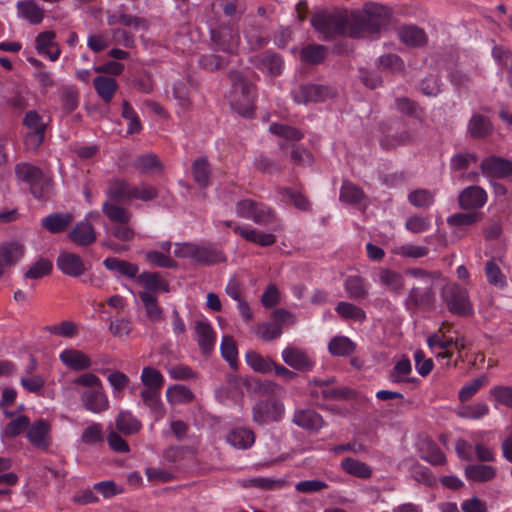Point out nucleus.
Instances as JSON below:
<instances>
[{
    "mask_svg": "<svg viewBox=\"0 0 512 512\" xmlns=\"http://www.w3.org/2000/svg\"><path fill=\"white\" fill-rule=\"evenodd\" d=\"M390 20V8L378 3H366L361 11L352 12L349 36L359 38L364 33L377 34L390 23Z\"/></svg>",
    "mask_w": 512,
    "mask_h": 512,
    "instance_id": "f257e3e1",
    "label": "nucleus"
},
{
    "mask_svg": "<svg viewBox=\"0 0 512 512\" xmlns=\"http://www.w3.org/2000/svg\"><path fill=\"white\" fill-rule=\"evenodd\" d=\"M228 78L231 81L229 101L232 109L243 117H252L255 113L256 86L240 70L229 71Z\"/></svg>",
    "mask_w": 512,
    "mask_h": 512,
    "instance_id": "f03ea898",
    "label": "nucleus"
},
{
    "mask_svg": "<svg viewBox=\"0 0 512 512\" xmlns=\"http://www.w3.org/2000/svg\"><path fill=\"white\" fill-rule=\"evenodd\" d=\"M350 23L351 16L349 17L347 12L342 10L320 11L311 18L312 26L323 34L326 40L349 35Z\"/></svg>",
    "mask_w": 512,
    "mask_h": 512,
    "instance_id": "7ed1b4c3",
    "label": "nucleus"
},
{
    "mask_svg": "<svg viewBox=\"0 0 512 512\" xmlns=\"http://www.w3.org/2000/svg\"><path fill=\"white\" fill-rule=\"evenodd\" d=\"M236 213L241 218L252 219L256 224L267 226L275 231L279 221L274 211L264 203L252 199H243L236 203Z\"/></svg>",
    "mask_w": 512,
    "mask_h": 512,
    "instance_id": "20e7f679",
    "label": "nucleus"
},
{
    "mask_svg": "<svg viewBox=\"0 0 512 512\" xmlns=\"http://www.w3.org/2000/svg\"><path fill=\"white\" fill-rule=\"evenodd\" d=\"M441 298L449 312L460 317H469L474 314L466 288L458 283H448L441 291Z\"/></svg>",
    "mask_w": 512,
    "mask_h": 512,
    "instance_id": "39448f33",
    "label": "nucleus"
},
{
    "mask_svg": "<svg viewBox=\"0 0 512 512\" xmlns=\"http://www.w3.org/2000/svg\"><path fill=\"white\" fill-rule=\"evenodd\" d=\"M210 42L214 50L233 55L236 54L240 42L238 30L230 23L211 25Z\"/></svg>",
    "mask_w": 512,
    "mask_h": 512,
    "instance_id": "423d86ee",
    "label": "nucleus"
},
{
    "mask_svg": "<svg viewBox=\"0 0 512 512\" xmlns=\"http://www.w3.org/2000/svg\"><path fill=\"white\" fill-rule=\"evenodd\" d=\"M23 125L28 129L24 144L28 150H37L44 141L47 125L35 110L28 111L23 118Z\"/></svg>",
    "mask_w": 512,
    "mask_h": 512,
    "instance_id": "0eeeda50",
    "label": "nucleus"
},
{
    "mask_svg": "<svg viewBox=\"0 0 512 512\" xmlns=\"http://www.w3.org/2000/svg\"><path fill=\"white\" fill-rule=\"evenodd\" d=\"M337 89L329 85L305 84L293 92V98L297 103L307 104L309 102H324L334 98Z\"/></svg>",
    "mask_w": 512,
    "mask_h": 512,
    "instance_id": "6e6552de",
    "label": "nucleus"
},
{
    "mask_svg": "<svg viewBox=\"0 0 512 512\" xmlns=\"http://www.w3.org/2000/svg\"><path fill=\"white\" fill-rule=\"evenodd\" d=\"M284 406L276 399L259 400L252 409L253 420L264 425L269 422H278L282 419Z\"/></svg>",
    "mask_w": 512,
    "mask_h": 512,
    "instance_id": "1a4fd4ad",
    "label": "nucleus"
},
{
    "mask_svg": "<svg viewBox=\"0 0 512 512\" xmlns=\"http://www.w3.org/2000/svg\"><path fill=\"white\" fill-rule=\"evenodd\" d=\"M243 35L250 50H259L269 42V36L265 34L264 27L254 16H247L244 21Z\"/></svg>",
    "mask_w": 512,
    "mask_h": 512,
    "instance_id": "9d476101",
    "label": "nucleus"
},
{
    "mask_svg": "<svg viewBox=\"0 0 512 512\" xmlns=\"http://www.w3.org/2000/svg\"><path fill=\"white\" fill-rule=\"evenodd\" d=\"M434 303L435 293L431 280H429L428 284L423 288L413 287L406 299V305L409 309L429 311L434 307Z\"/></svg>",
    "mask_w": 512,
    "mask_h": 512,
    "instance_id": "9b49d317",
    "label": "nucleus"
},
{
    "mask_svg": "<svg viewBox=\"0 0 512 512\" xmlns=\"http://www.w3.org/2000/svg\"><path fill=\"white\" fill-rule=\"evenodd\" d=\"M58 269L66 276L81 277L87 271L84 260L76 253L62 251L56 261Z\"/></svg>",
    "mask_w": 512,
    "mask_h": 512,
    "instance_id": "f8f14e48",
    "label": "nucleus"
},
{
    "mask_svg": "<svg viewBox=\"0 0 512 512\" xmlns=\"http://www.w3.org/2000/svg\"><path fill=\"white\" fill-rule=\"evenodd\" d=\"M51 425L44 419L29 423L26 437L36 448L47 450L51 445Z\"/></svg>",
    "mask_w": 512,
    "mask_h": 512,
    "instance_id": "ddd939ff",
    "label": "nucleus"
},
{
    "mask_svg": "<svg viewBox=\"0 0 512 512\" xmlns=\"http://www.w3.org/2000/svg\"><path fill=\"white\" fill-rule=\"evenodd\" d=\"M480 169L488 177L505 178L512 176V161L492 155L482 160Z\"/></svg>",
    "mask_w": 512,
    "mask_h": 512,
    "instance_id": "4468645a",
    "label": "nucleus"
},
{
    "mask_svg": "<svg viewBox=\"0 0 512 512\" xmlns=\"http://www.w3.org/2000/svg\"><path fill=\"white\" fill-rule=\"evenodd\" d=\"M282 358L288 366L298 371H310L314 366L307 352L294 346L286 347L282 351Z\"/></svg>",
    "mask_w": 512,
    "mask_h": 512,
    "instance_id": "2eb2a0df",
    "label": "nucleus"
},
{
    "mask_svg": "<svg viewBox=\"0 0 512 512\" xmlns=\"http://www.w3.org/2000/svg\"><path fill=\"white\" fill-rule=\"evenodd\" d=\"M487 201V194L480 186H469L465 188L458 197L459 206L463 210H476L484 206Z\"/></svg>",
    "mask_w": 512,
    "mask_h": 512,
    "instance_id": "dca6fc26",
    "label": "nucleus"
},
{
    "mask_svg": "<svg viewBox=\"0 0 512 512\" xmlns=\"http://www.w3.org/2000/svg\"><path fill=\"white\" fill-rule=\"evenodd\" d=\"M135 281L143 287V292H150L156 295L158 292L168 293L170 291L168 281L157 272L144 271L137 275Z\"/></svg>",
    "mask_w": 512,
    "mask_h": 512,
    "instance_id": "f3484780",
    "label": "nucleus"
},
{
    "mask_svg": "<svg viewBox=\"0 0 512 512\" xmlns=\"http://www.w3.org/2000/svg\"><path fill=\"white\" fill-rule=\"evenodd\" d=\"M252 63L271 76L280 75L282 72V58L275 52L267 50L251 59Z\"/></svg>",
    "mask_w": 512,
    "mask_h": 512,
    "instance_id": "a211bd4d",
    "label": "nucleus"
},
{
    "mask_svg": "<svg viewBox=\"0 0 512 512\" xmlns=\"http://www.w3.org/2000/svg\"><path fill=\"white\" fill-rule=\"evenodd\" d=\"M69 239L78 246L87 247L96 241V233L92 224L81 221L75 224L68 234Z\"/></svg>",
    "mask_w": 512,
    "mask_h": 512,
    "instance_id": "6ab92c4d",
    "label": "nucleus"
},
{
    "mask_svg": "<svg viewBox=\"0 0 512 512\" xmlns=\"http://www.w3.org/2000/svg\"><path fill=\"white\" fill-rule=\"evenodd\" d=\"M494 126L489 117L474 114L467 126V132L473 139H485L492 135Z\"/></svg>",
    "mask_w": 512,
    "mask_h": 512,
    "instance_id": "aec40b11",
    "label": "nucleus"
},
{
    "mask_svg": "<svg viewBox=\"0 0 512 512\" xmlns=\"http://www.w3.org/2000/svg\"><path fill=\"white\" fill-rule=\"evenodd\" d=\"M292 422L303 429L314 432L319 431L324 425L322 416L312 409L295 411Z\"/></svg>",
    "mask_w": 512,
    "mask_h": 512,
    "instance_id": "412c9836",
    "label": "nucleus"
},
{
    "mask_svg": "<svg viewBox=\"0 0 512 512\" xmlns=\"http://www.w3.org/2000/svg\"><path fill=\"white\" fill-rule=\"evenodd\" d=\"M85 409L93 413H101L108 409L109 401L102 388L85 390L81 395Z\"/></svg>",
    "mask_w": 512,
    "mask_h": 512,
    "instance_id": "4be33fe9",
    "label": "nucleus"
},
{
    "mask_svg": "<svg viewBox=\"0 0 512 512\" xmlns=\"http://www.w3.org/2000/svg\"><path fill=\"white\" fill-rule=\"evenodd\" d=\"M23 254L24 248L17 242L0 245V278L5 273V269L15 265Z\"/></svg>",
    "mask_w": 512,
    "mask_h": 512,
    "instance_id": "5701e85b",
    "label": "nucleus"
},
{
    "mask_svg": "<svg viewBox=\"0 0 512 512\" xmlns=\"http://www.w3.org/2000/svg\"><path fill=\"white\" fill-rule=\"evenodd\" d=\"M134 186L121 178H113L107 190L108 198L115 203L133 200Z\"/></svg>",
    "mask_w": 512,
    "mask_h": 512,
    "instance_id": "b1692460",
    "label": "nucleus"
},
{
    "mask_svg": "<svg viewBox=\"0 0 512 512\" xmlns=\"http://www.w3.org/2000/svg\"><path fill=\"white\" fill-rule=\"evenodd\" d=\"M397 34L400 41L409 47H420L427 43L425 31L416 25H403L398 28Z\"/></svg>",
    "mask_w": 512,
    "mask_h": 512,
    "instance_id": "393cba45",
    "label": "nucleus"
},
{
    "mask_svg": "<svg viewBox=\"0 0 512 512\" xmlns=\"http://www.w3.org/2000/svg\"><path fill=\"white\" fill-rule=\"evenodd\" d=\"M59 358L64 365L75 371L86 370L92 364L88 355L76 349H65Z\"/></svg>",
    "mask_w": 512,
    "mask_h": 512,
    "instance_id": "a878e982",
    "label": "nucleus"
},
{
    "mask_svg": "<svg viewBox=\"0 0 512 512\" xmlns=\"http://www.w3.org/2000/svg\"><path fill=\"white\" fill-rule=\"evenodd\" d=\"M71 213H52L41 220V225L50 233L57 234L65 231L73 222Z\"/></svg>",
    "mask_w": 512,
    "mask_h": 512,
    "instance_id": "bb28decb",
    "label": "nucleus"
},
{
    "mask_svg": "<svg viewBox=\"0 0 512 512\" xmlns=\"http://www.w3.org/2000/svg\"><path fill=\"white\" fill-rule=\"evenodd\" d=\"M234 232L245 240L262 247L271 246L276 242V237L272 233H263L256 229H248L240 225L234 226Z\"/></svg>",
    "mask_w": 512,
    "mask_h": 512,
    "instance_id": "cd10ccee",
    "label": "nucleus"
},
{
    "mask_svg": "<svg viewBox=\"0 0 512 512\" xmlns=\"http://www.w3.org/2000/svg\"><path fill=\"white\" fill-rule=\"evenodd\" d=\"M421 458L432 465H442L446 462L445 454L432 439H423L420 443Z\"/></svg>",
    "mask_w": 512,
    "mask_h": 512,
    "instance_id": "c85d7f7f",
    "label": "nucleus"
},
{
    "mask_svg": "<svg viewBox=\"0 0 512 512\" xmlns=\"http://www.w3.org/2000/svg\"><path fill=\"white\" fill-rule=\"evenodd\" d=\"M191 172L199 187L205 188L210 184L212 169L207 157L202 156L195 159L191 165Z\"/></svg>",
    "mask_w": 512,
    "mask_h": 512,
    "instance_id": "c756f323",
    "label": "nucleus"
},
{
    "mask_svg": "<svg viewBox=\"0 0 512 512\" xmlns=\"http://www.w3.org/2000/svg\"><path fill=\"white\" fill-rule=\"evenodd\" d=\"M197 342L203 354L208 355L214 347L215 335L213 328L207 322L199 321L196 324Z\"/></svg>",
    "mask_w": 512,
    "mask_h": 512,
    "instance_id": "7c9ffc66",
    "label": "nucleus"
},
{
    "mask_svg": "<svg viewBox=\"0 0 512 512\" xmlns=\"http://www.w3.org/2000/svg\"><path fill=\"white\" fill-rule=\"evenodd\" d=\"M93 85L97 94L105 103L111 102L118 88L117 81L106 76H97L93 81Z\"/></svg>",
    "mask_w": 512,
    "mask_h": 512,
    "instance_id": "2f4dec72",
    "label": "nucleus"
},
{
    "mask_svg": "<svg viewBox=\"0 0 512 512\" xmlns=\"http://www.w3.org/2000/svg\"><path fill=\"white\" fill-rule=\"evenodd\" d=\"M103 265L110 271L119 273L128 278L136 279L139 268L136 264L120 260L116 257H108L104 260Z\"/></svg>",
    "mask_w": 512,
    "mask_h": 512,
    "instance_id": "473e14b6",
    "label": "nucleus"
},
{
    "mask_svg": "<svg viewBox=\"0 0 512 512\" xmlns=\"http://www.w3.org/2000/svg\"><path fill=\"white\" fill-rule=\"evenodd\" d=\"M45 173L43 170L33 164L21 162L15 165L16 178L31 186L38 181Z\"/></svg>",
    "mask_w": 512,
    "mask_h": 512,
    "instance_id": "72a5a7b5",
    "label": "nucleus"
},
{
    "mask_svg": "<svg viewBox=\"0 0 512 512\" xmlns=\"http://www.w3.org/2000/svg\"><path fill=\"white\" fill-rule=\"evenodd\" d=\"M465 476L474 482H487L495 478L496 469L485 464L468 465L465 468Z\"/></svg>",
    "mask_w": 512,
    "mask_h": 512,
    "instance_id": "f704fd0d",
    "label": "nucleus"
},
{
    "mask_svg": "<svg viewBox=\"0 0 512 512\" xmlns=\"http://www.w3.org/2000/svg\"><path fill=\"white\" fill-rule=\"evenodd\" d=\"M227 441L238 449H248L255 442L254 432L247 428L233 429L227 436Z\"/></svg>",
    "mask_w": 512,
    "mask_h": 512,
    "instance_id": "c9c22d12",
    "label": "nucleus"
},
{
    "mask_svg": "<svg viewBox=\"0 0 512 512\" xmlns=\"http://www.w3.org/2000/svg\"><path fill=\"white\" fill-rule=\"evenodd\" d=\"M195 261L203 265H214L226 261L224 253L214 246H198Z\"/></svg>",
    "mask_w": 512,
    "mask_h": 512,
    "instance_id": "e433bc0d",
    "label": "nucleus"
},
{
    "mask_svg": "<svg viewBox=\"0 0 512 512\" xmlns=\"http://www.w3.org/2000/svg\"><path fill=\"white\" fill-rule=\"evenodd\" d=\"M341 467L346 473L355 477L367 479L372 475V469L366 463L351 457L343 459Z\"/></svg>",
    "mask_w": 512,
    "mask_h": 512,
    "instance_id": "4c0bfd02",
    "label": "nucleus"
},
{
    "mask_svg": "<svg viewBox=\"0 0 512 512\" xmlns=\"http://www.w3.org/2000/svg\"><path fill=\"white\" fill-rule=\"evenodd\" d=\"M141 427V422L129 411H121L116 418V428L125 435L137 433Z\"/></svg>",
    "mask_w": 512,
    "mask_h": 512,
    "instance_id": "58836bf2",
    "label": "nucleus"
},
{
    "mask_svg": "<svg viewBox=\"0 0 512 512\" xmlns=\"http://www.w3.org/2000/svg\"><path fill=\"white\" fill-rule=\"evenodd\" d=\"M139 297L150 320L159 321L163 318V310L158 305L157 295L150 292H139Z\"/></svg>",
    "mask_w": 512,
    "mask_h": 512,
    "instance_id": "ea45409f",
    "label": "nucleus"
},
{
    "mask_svg": "<svg viewBox=\"0 0 512 512\" xmlns=\"http://www.w3.org/2000/svg\"><path fill=\"white\" fill-rule=\"evenodd\" d=\"M412 371L411 362L407 357L398 361L389 373V379L393 383H409L414 382V378H409L408 375Z\"/></svg>",
    "mask_w": 512,
    "mask_h": 512,
    "instance_id": "a19ab883",
    "label": "nucleus"
},
{
    "mask_svg": "<svg viewBox=\"0 0 512 512\" xmlns=\"http://www.w3.org/2000/svg\"><path fill=\"white\" fill-rule=\"evenodd\" d=\"M329 352L335 356H349L354 353L356 344L345 336L332 338L328 345Z\"/></svg>",
    "mask_w": 512,
    "mask_h": 512,
    "instance_id": "79ce46f5",
    "label": "nucleus"
},
{
    "mask_svg": "<svg viewBox=\"0 0 512 512\" xmlns=\"http://www.w3.org/2000/svg\"><path fill=\"white\" fill-rule=\"evenodd\" d=\"M30 193L37 199L47 201L53 191V180L44 174L38 181L29 186Z\"/></svg>",
    "mask_w": 512,
    "mask_h": 512,
    "instance_id": "37998d69",
    "label": "nucleus"
},
{
    "mask_svg": "<svg viewBox=\"0 0 512 512\" xmlns=\"http://www.w3.org/2000/svg\"><path fill=\"white\" fill-rule=\"evenodd\" d=\"M133 166L141 174L150 173L152 170H163V165L156 154H144L138 156L133 163Z\"/></svg>",
    "mask_w": 512,
    "mask_h": 512,
    "instance_id": "c03bdc74",
    "label": "nucleus"
},
{
    "mask_svg": "<svg viewBox=\"0 0 512 512\" xmlns=\"http://www.w3.org/2000/svg\"><path fill=\"white\" fill-rule=\"evenodd\" d=\"M335 310L342 318L346 320H353L358 322H363L366 320L365 311L361 307L350 302H339Z\"/></svg>",
    "mask_w": 512,
    "mask_h": 512,
    "instance_id": "a18cd8bd",
    "label": "nucleus"
},
{
    "mask_svg": "<svg viewBox=\"0 0 512 512\" xmlns=\"http://www.w3.org/2000/svg\"><path fill=\"white\" fill-rule=\"evenodd\" d=\"M395 105L399 112L409 117L423 120L424 109L414 100L408 97H400L395 99Z\"/></svg>",
    "mask_w": 512,
    "mask_h": 512,
    "instance_id": "49530a36",
    "label": "nucleus"
},
{
    "mask_svg": "<svg viewBox=\"0 0 512 512\" xmlns=\"http://www.w3.org/2000/svg\"><path fill=\"white\" fill-rule=\"evenodd\" d=\"M17 8L19 14L31 24H39L43 19V10L33 1H20Z\"/></svg>",
    "mask_w": 512,
    "mask_h": 512,
    "instance_id": "de8ad7c7",
    "label": "nucleus"
},
{
    "mask_svg": "<svg viewBox=\"0 0 512 512\" xmlns=\"http://www.w3.org/2000/svg\"><path fill=\"white\" fill-rule=\"evenodd\" d=\"M327 55V48L323 45H308L301 50V60L305 63L317 65L322 63Z\"/></svg>",
    "mask_w": 512,
    "mask_h": 512,
    "instance_id": "09e8293b",
    "label": "nucleus"
},
{
    "mask_svg": "<svg viewBox=\"0 0 512 512\" xmlns=\"http://www.w3.org/2000/svg\"><path fill=\"white\" fill-rule=\"evenodd\" d=\"M344 287L351 299L360 300L367 296L365 281L360 276H349L345 280Z\"/></svg>",
    "mask_w": 512,
    "mask_h": 512,
    "instance_id": "8fccbe9b",
    "label": "nucleus"
},
{
    "mask_svg": "<svg viewBox=\"0 0 512 512\" xmlns=\"http://www.w3.org/2000/svg\"><path fill=\"white\" fill-rule=\"evenodd\" d=\"M380 282L385 285L392 292L399 294L404 285V280L401 274L389 270L381 269L379 273Z\"/></svg>",
    "mask_w": 512,
    "mask_h": 512,
    "instance_id": "3c124183",
    "label": "nucleus"
},
{
    "mask_svg": "<svg viewBox=\"0 0 512 512\" xmlns=\"http://www.w3.org/2000/svg\"><path fill=\"white\" fill-rule=\"evenodd\" d=\"M247 364L256 372L259 373H269L272 370V366L274 365V361L271 359H266L256 351H247L246 355Z\"/></svg>",
    "mask_w": 512,
    "mask_h": 512,
    "instance_id": "603ef678",
    "label": "nucleus"
},
{
    "mask_svg": "<svg viewBox=\"0 0 512 512\" xmlns=\"http://www.w3.org/2000/svg\"><path fill=\"white\" fill-rule=\"evenodd\" d=\"M365 195L361 188L349 181H344L340 191V200L347 204H359Z\"/></svg>",
    "mask_w": 512,
    "mask_h": 512,
    "instance_id": "864d4df0",
    "label": "nucleus"
},
{
    "mask_svg": "<svg viewBox=\"0 0 512 512\" xmlns=\"http://www.w3.org/2000/svg\"><path fill=\"white\" fill-rule=\"evenodd\" d=\"M103 213L116 224H128L131 214L124 207L105 202L102 207Z\"/></svg>",
    "mask_w": 512,
    "mask_h": 512,
    "instance_id": "5fc2aeb1",
    "label": "nucleus"
},
{
    "mask_svg": "<svg viewBox=\"0 0 512 512\" xmlns=\"http://www.w3.org/2000/svg\"><path fill=\"white\" fill-rule=\"evenodd\" d=\"M221 355L229 363L231 369H237L238 350L235 340L232 336L226 335L223 337L221 346Z\"/></svg>",
    "mask_w": 512,
    "mask_h": 512,
    "instance_id": "6e6d98bb",
    "label": "nucleus"
},
{
    "mask_svg": "<svg viewBox=\"0 0 512 512\" xmlns=\"http://www.w3.org/2000/svg\"><path fill=\"white\" fill-rule=\"evenodd\" d=\"M53 265L49 259L39 258L29 269L24 273L25 279L38 280L47 275L52 271Z\"/></svg>",
    "mask_w": 512,
    "mask_h": 512,
    "instance_id": "4d7b16f0",
    "label": "nucleus"
},
{
    "mask_svg": "<svg viewBox=\"0 0 512 512\" xmlns=\"http://www.w3.org/2000/svg\"><path fill=\"white\" fill-rule=\"evenodd\" d=\"M484 271L490 285L500 288H504L507 285L506 276L502 273L494 259L486 262Z\"/></svg>",
    "mask_w": 512,
    "mask_h": 512,
    "instance_id": "13d9d810",
    "label": "nucleus"
},
{
    "mask_svg": "<svg viewBox=\"0 0 512 512\" xmlns=\"http://www.w3.org/2000/svg\"><path fill=\"white\" fill-rule=\"evenodd\" d=\"M269 131L287 141L296 142L304 137L303 132L296 127L280 123H272L269 127Z\"/></svg>",
    "mask_w": 512,
    "mask_h": 512,
    "instance_id": "bf43d9fd",
    "label": "nucleus"
},
{
    "mask_svg": "<svg viewBox=\"0 0 512 512\" xmlns=\"http://www.w3.org/2000/svg\"><path fill=\"white\" fill-rule=\"evenodd\" d=\"M483 219L481 212L455 213L447 218V223L453 227L471 226Z\"/></svg>",
    "mask_w": 512,
    "mask_h": 512,
    "instance_id": "052dcab7",
    "label": "nucleus"
},
{
    "mask_svg": "<svg viewBox=\"0 0 512 512\" xmlns=\"http://www.w3.org/2000/svg\"><path fill=\"white\" fill-rule=\"evenodd\" d=\"M166 397L171 403H189L194 399V394L184 385H173L167 389Z\"/></svg>",
    "mask_w": 512,
    "mask_h": 512,
    "instance_id": "680f3d73",
    "label": "nucleus"
},
{
    "mask_svg": "<svg viewBox=\"0 0 512 512\" xmlns=\"http://www.w3.org/2000/svg\"><path fill=\"white\" fill-rule=\"evenodd\" d=\"M141 380L145 389H161L164 384V377L155 368L144 367L141 374Z\"/></svg>",
    "mask_w": 512,
    "mask_h": 512,
    "instance_id": "e2e57ef3",
    "label": "nucleus"
},
{
    "mask_svg": "<svg viewBox=\"0 0 512 512\" xmlns=\"http://www.w3.org/2000/svg\"><path fill=\"white\" fill-rule=\"evenodd\" d=\"M290 159L297 166H311L315 161L310 150L296 144L291 145Z\"/></svg>",
    "mask_w": 512,
    "mask_h": 512,
    "instance_id": "0e129e2a",
    "label": "nucleus"
},
{
    "mask_svg": "<svg viewBox=\"0 0 512 512\" xmlns=\"http://www.w3.org/2000/svg\"><path fill=\"white\" fill-rule=\"evenodd\" d=\"M198 63L201 68L208 71H214L223 69L228 66L230 60L228 57L220 56L217 54H207L200 56Z\"/></svg>",
    "mask_w": 512,
    "mask_h": 512,
    "instance_id": "69168bd1",
    "label": "nucleus"
},
{
    "mask_svg": "<svg viewBox=\"0 0 512 512\" xmlns=\"http://www.w3.org/2000/svg\"><path fill=\"white\" fill-rule=\"evenodd\" d=\"M61 105L66 113L73 112L79 104V93L76 88L65 86L61 89Z\"/></svg>",
    "mask_w": 512,
    "mask_h": 512,
    "instance_id": "338daca9",
    "label": "nucleus"
},
{
    "mask_svg": "<svg viewBox=\"0 0 512 512\" xmlns=\"http://www.w3.org/2000/svg\"><path fill=\"white\" fill-rule=\"evenodd\" d=\"M489 394L497 403L512 408V387L498 385L493 387Z\"/></svg>",
    "mask_w": 512,
    "mask_h": 512,
    "instance_id": "774afa93",
    "label": "nucleus"
}]
</instances>
